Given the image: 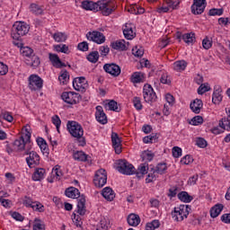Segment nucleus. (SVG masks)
<instances>
[{"mask_svg":"<svg viewBox=\"0 0 230 230\" xmlns=\"http://www.w3.org/2000/svg\"><path fill=\"white\" fill-rule=\"evenodd\" d=\"M99 226L102 229L108 230L111 227V220L107 217H102L100 221Z\"/></svg>","mask_w":230,"mask_h":230,"instance_id":"44","label":"nucleus"},{"mask_svg":"<svg viewBox=\"0 0 230 230\" xmlns=\"http://www.w3.org/2000/svg\"><path fill=\"white\" fill-rule=\"evenodd\" d=\"M52 175H53V179H56V181H60V178L62 177V171L60 170V166L56 165L53 168Z\"/></svg>","mask_w":230,"mask_h":230,"instance_id":"42","label":"nucleus"},{"mask_svg":"<svg viewBox=\"0 0 230 230\" xmlns=\"http://www.w3.org/2000/svg\"><path fill=\"white\" fill-rule=\"evenodd\" d=\"M116 11V5H114V3L111 1H99V6H98V12H101V13L104 16H109L112 12Z\"/></svg>","mask_w":230,"mask_h":230,"instance_id":"6","label":"nucleus"},{"mask_svg":"<svg viewBox=\"0 0 230 230\" xmlns=\"http://www.w3.org/2000/svg\"><path fill=\"white\" fill-rule=\"evenodd\" d=\"M87 157L88 155L84 153V151H75L73 154V158L75 159V161L85 162L87 161Z\"/></svg>","mask_w":230,"mask_h":230,"instance_id":"30","label":"nucleus"},{"mask_svg":"<svg viewBox=\"0 0 230 230\" xmlns=\"http://www.w3.org/2000/svg\"><path fill=\"white\" fill-rule=\"evenodd\" d=\"M52 37L56 42H66L67 40V35L64 32H55Z\"/></svg>","mask_w":230,"mask_h":230,"instance_id":"34","label":"nucleus"},{"mask_svg":"<svg viewBox=\"0 0 230 230\" xmlns=\"http://www.w3.org/2000/svg\"><path fill=\"white\" fill-rule=\"evenodd\" d=\"M0 118H3V119H5V121H8L9 123L13 121V116H12V113L9 111H1Z\"/></svg>","mask_w":230,"mask_h":230,"instance_id":"51","label":"nucleus"},{"mask_svg":"<svg viewBox=\"0 0 230 230\" xmlns=\"http://www.w3.org/2000/svg\"><path fill=\"white\" fill-rule=\"evenodd\" d=\"M206 6H208L206 0H193L191 13H193V15H201V13H204Z\"/></svg>","mask_w":230,"mask_h":230,"instance_id":"13","label":"nucleus"},{"mask_svg":"<svg viewBox=\"0 0 230 230\" xmlns=\"http://www.w3.org/2000/svg\"><path fill=\"white\" fill-rule=\"evenodd\" d=\"M208 91H211L209 84H201L198 88V94H204V93H208Z\"/></svg>","mask_w":230,"mask_h":230,"instance_id":"50","label":"nucleus"},{"mask_svg":"<svg viewBox=\"0 0 230 230\" xmlns=\"http://www.w3.org/2000/svg\"><path fill=\"white\" fill-rule=\"evenodd\" d=\"M8 73V66L0 62V76H4Z\"/></svg>","mask_w":230,"mask_h":230,"instance_id":"61","label":"nucleus"},{"mask_svg":"<svg viewBox=\"0 0 230 230\" xmlns=\"http://www.w3.org/2000/svg\"><path fill=\"white\" fill-rule=\"evenodd\" d=\"M105 73L111 75V76H119L121 75V67L116 63H106L103 66Z\"/></svg>","mask_w":230,"mask_h":230,"instance_id":"14","label":"nucleus"},{"mask_svg":"<svg viewBox=\"0 0 230 230\" xmlns=\"http://www.w3.org/2000/svg\"><path fill=\"white\" fill-rule=\"evenodd\" d=\"M49 58L54 67L58 66V65L60 64V58L57 54L49 53Z\"/></svg>","mask_w":230,"mask_h":230,"instance_id":"40","label":"nucleus"},{"mask_svg":"<svg viewBox=\"0 0 230 230\" xmlns=\"http://www.w3.org/2000/svg\"><path fill=\"white\" fill-rule=\"evenodd\" d=\"M178 199L181 201V202H185L186 204L191 202V200H193V197H191L190 194H188L187 191H181L180 193H178Z\"/></svg>","mask_w":230,"mask_h":230,"instance_id":"29","label":"nucleus"},{"mask_svg":"<svg viewBox=\"0 0 230 230\" xmlns=\"http://www.w3.org/2000/svg\"><path fill=\"white\" fill-rule=\"evenodd\" d=\"M54 49L58 53H65V54L69 53V47L66 44L54 45Z\"/></svg>","mask_w":230,"mask_h":230,"instance_id":"38","label":"nucleus"},{"mask_svg":"<svg viewBox=\"0 0 230 230\" xmlns=\"http://www.w3.org/2000/svg\"><path fill=\"white\" fill-rule=\"evenodd\" d=\"M65 195L68 197V199H77V211L78 215L84 217L85 215L87 209L85 207V195L82 194L80 196V190L75 187H69L66 190Z\"/></svg>","mask_w":230,"mask_h":230,"instance_id":"1","label":"nucleus"},{"mask_svg":"<svg viewBox=\"0 0 230 230\" xmlns=\"http://www.w3.org/2000/svg\"><path fill=\"white\" fill-rule=\"evenodd\" d=\"M21 53L23 57H28L31 58V57L33 55V50L30 47H23L21 50Z\"/></svg>","mask_w":230,"mask_h":230,"instance_id":"54","label":"nucleus"},{"mask_svg":"<svg viewBox=\"0 0 230 230\" xmlns=\"http://www.w3.org/2000/svg\"><path fill=\"white\" fill-rule=\"evenodd\" d=\"M100 58V53L98 51H93L87 56V60L92 64H96Z\"/></svg>","mask_w":230,"mask_h":230,"instance_id":"39","label":"nucleus"},{"mask_svg":"<svg viewBox=\"0 0 230 230\" xmlns=\"http://www.w3.org/2000/svg\"><path fill=\"white\" fill-rule=\"evenodd\" d=\"M181 164H190V163H193V157L191 155H185L181 160Z\"/></svg>","mask_w":230,"mask_h":230,"instance_id":"62","label":"nucleus"},{"mask_svg":"<svg viewBox=\"0 0 230 230\" xmlns=\"http://www.w3.org/2000/svg\"><path fill=\"white\" fill-rule=\"evenodd\" d=\"M85 84H87V80L84 76L76 77L73 80V87L75 91H84Z\"/></svg>","mask_w":230,"mask_h":230,"instance_id":"18","label":"nucleus"},{"mask_svg":"<svg viewBox=\"0 0 230 230\" xmlns=\"http://www.w3.org/2000/svg\"><path fill=\"white\" fill-rule=\"evenodd\" d=\"M157 141V134H152L143 138V143L148 145V143H155Z\"/></svg>","mask_w":230,"mask_h":230,"instance_id":"48","label":"nucleus"},{"mask_svg":"<svg viewBox=\"0 0 230 230\" xmlns=\"http://www.w3.org/2000/svg\"><path fill=\"white\" fill-rule=\"evenodd\" d=\"M132 53L135 57H142L143 55H145V49H143L141 47L138 48L137 46L134 47L132 49Z\"/></svg>","mask_w":230,"mask_h":230,"instance_id":"55","label":"nucleus"},{"mask_svg":"<svg viewBox=\"0 0 230 230\" xmlns=\"http://www.w3.org/2000/svg\"><path fill=\"white\" fill-rule=\"evenodd\" d=\"M33 211H36L37 213H44L46 211V208L42 203L39 201H34L32 204V207H31Z\"/></svg>","mask_w":230,"mask_h":230,"instance_id":"37","label":"nucleus"},{"mask_svg":"<svg viewBox=\"0 0 230 230\" xmlns=\"http://www.w3.org/2000/svg\"><path fill=\"white\" fill-rule=\"evenodd\" d=\"M111 47L113 49H117L119 51L127 50V45H125V40L114 41L113 43H111Z\"/></svg>","mask_w":230,"mask_h":230,"instance_id":"28","label":"nucleus"},{"mask_svg":"<svg viewBox=\"0 0 230 230\" xmlns=\"http://www.w3.org/2000/svg\"><path fill=\"white\" fill-rule=\"evenodd\" d=\"M143 97L146 103H154L157 102V94L152 85L146 84L143 87Z\"/></svg>","mask_w":230,"mask_h":230,"instance_id":"7","label":"nucleus"},{"mask_svg":"<svg viewBox=\"0 0 230 230\" xmlns=\"http://www.w3.org/2000/svg\"><path fill=\"white\" fill-rule=\"evenodd\" d=\"M221 91L219 89L215 90L212 95V102L215 103V105H218L220 102H222V93H220Z\"/></svg>","mask_w":230,"mask_h":230,"instance_id":"36","label":"nucleus"},{"mask_svg":"<svg viewBox=\"0 0 230 230\" xmlns=\"http://www.w3.org/2000/svg\"><path fill=\"white\" fill-rule=\"evenodd\" d=\"M26 146V142L24 141V137L21 136L19 138L14 140L12 146L10 145L6 146V152L12 154L13 152H22Z\"/></svg>","mask_w":230,"mask_h":230,"instance_id":"9","label":"nucleus"},{"mask_svg":"<svg viewBox=\"0 0 230 230\" xmlns=\"http://www.w3.org/2000/svg\"><path fill=\"white\" fill-rule=\"evenodd\" d=\"M224 209V205L223 204H216L214 207L211 208L210 209V217L211 218H217L220 213H222V210Z\"/></svg>","mask_w":230,"mask_h":230,"instance_id":"26","label":"nucleus"},{"mask_svg":"<svg viewBox=\"0 0 230 230\" xmlns=\"http://www.w3.org/2000/svg\"><path fill=\"white\" fill-rule=\"evenodd\" d=\"M66 127L71 137L78 139L79 146H85L87 145L85 137H84V128H82L80 123L69 120Z\"/></svg>","mask_w":230,"mask_h":230,"instance_id":"2","label":"nucleus"},{"mask_svg":"<svg viewBox=\"0 0 230 230\" xmlns=\"http://www.w3.org/2000/svg\"><path fill=\"white\" fill-rule=\"evenodd\" d=\"M111 143L112 146L115 150V154L119 155L121 154V138L119 135L116 132L111 133Z\"/></svg>","mask_w":230,"mask_h":230,"instance_id":"17","label":"nucleus"},{"mask_svg":"<svg viewBox=\"0 0 230 230\" xmlns=\"http://www.w3.org/2000/svg\"><path fill=\"white\" fill-rule=\"evenodd\" d=\"M58 80L62 85H66L67 82H69V72H67V70L61 71Z\"/></svg>","mask_w":230,"mask_h":230,"instance_id":"33","label":"nucleus"},{"mask_svg":"<svg viewBox=\"0 0 230 230\" xmlns=\"http://www.w3.org/2000/svg\"><path fill=\"white\" fill-rule=\"evenodd\" d=\"M77 49L80 51H89V44L87 41H83L77 45Z\"/></svg>","mask_w":230,"mask_h":230,"instance_id":"60","label":"nucleus"},{"mask_svg":"<svg viewBox=\"0 0 230 230\" xmlns=\"http://www.w3.org/2000/svg\"><path fill=\"white\" fill-rule=\"evenodd\" d=\"M93 183L96 188H103L107 184V171L99 169L94 175Z\"/></svg>","mask_w":230,"mask_h":230,"instance_id":"11","label":"nucleus"},{"mask_svg":"<svg viewBox=\"0 0 230 230\" xmlns=\"http://www.w3.org/2000/svg\"><path fill=\"white\" fill-rule=\"evenodd\" d=\"M44 224L40 223V219L36 218L35 224L33 225V230H43Z\"/></svg>","mask_w":230,"mask_h":230,"instance_id":"63","label":"nucleus"},{"mask_svg":"<svg viewBox=\"0 0 230 230\" xmlns=\"http://www.w3.org/2000/svg\"><path fill=\"white\" fill-rule=\"evenodd\" d=\"M204 123V118L200 115H197L193 117L190 120V125H194L195 127L199 125H202Z\"/></svg>","mask_w":230,"mask_h":230,"instance_id":"45","label":"nucleus"},{"mask_svg":"<svg viewBox=\"0 0 230 230\" xmlns=\"http://www.w3.org/2000/svg\"><path fill=\"white\" fill-rule=\"evenodd\" d=\"M52 123L53 125H55L58 134H60V125H62V120H60V117H58V115H54L52 117Z\"/></svg>","mask_w":230,"mask_h":230,"instance_id":"46","label":"nucleus"},{"mask_svg":"<svg viewBox=\"0 0 230 230\" xmlns=\"http://www.w3.org/2000/svg\"><path fill=\"white\" fill-rule=\"evenodd\" d=\"M86 39L96 42V44H103L105 42V35L98 31H89L86 34Z\"/></svg>","mask_w":230,"mask_h":230,"instance_id":"15","label":"nucleus"},{"mask_svg":"<svg viewBox=\"0 0 230 230\" xmlns=\"http://www.w3.org/2000/svg\"><path fill=\"white\" fill-rule=\"evenodd\" d=\"M116 164V169L119 173H123V175H134V173H136V167L125 159L118 160Z\"/></svg>","mask_w":230,"mask_h":230,"instance_id":"5","label":"nucleus"},{"mask_svg":"<svg viewBox=\"0 0 230 230\" xmlns=\"http://www.w3.org/2000/svg\"><path fill=\"white\" fill-rule=\"evenodd\" d=\"M25 155H29V157L26 158L29 168H35V166L40 164V156L37 152L27 150Z\"/></svg>","mask_w":230,"mask_h":230,"instance_id":"12","label":"nucleus"},{"mask_svg":"<svg viewBox=\"0 0 230 230\" xmlns=\"http://www.w3.org/2000/svg\"><path fill=\"white\" fill-rule=\"evenodd\" d=\"M123 34L125 39L128 40H132L136 37V32H134V25L132 23H126L123 28Z\"/></svg>","mask_w":230,"mask_h":230,"instance_id":"19","label":"nucleus"},{"mask_svg":"<svg viewBox=\"0 0 230 230\" xmlns=\"http://www.w3.org/2000/svg\"><path fill=\"white\" fill-rule=\"evenodd\" d=\"M30 58L31 67H39L40 66V58L38 56L33 54Z\"/></svg>","mask_w":230,"mask_h":230,"instance_id":"53","label":"nucleus"},{"mask_svg":"<svg viewBox=\"0 0 230 230\" xmlns=\"http://www.w3.org/2000/svg\"><path fill=\"white\" fill-rule=\"evenodd\" d=\"M108 107L110 111H113L114 112H119L121 109L118 107V102L114 100H111L108 102Z\"/></svg>","mask_w":230,"mask_h":230,"instance_id":"49","label":"nucleus"},{"mask_svg":"<svg viewBox=\"0 0 230 230\" xmlns=\"http://www.w3.org/2000/svg\"><path fill=\"white\" fill-rule=\"evenodd\" d=\"M132 84H143L145 82V74L141 72H134L131 75Z\"/></svg>","mask_w":230,"mask_h":230,"instance_id":"27","label":"nucleus"},{"mask_svg":"<svg viewBox=\"0 0 230 230\" xmlns=\"http://www.w3.org/2000/svg\"><path fill=\"white\" fill-rule=\"evenodd\" d=\"M213 46V41L209 40V38L206 37L202 40V47L204 49H210V48Z\"/></svg>","mask_w":230,"mask_h":230,"instance_id":"57","label":"nucleus"},{"mask_svg":"<svg viewBox=\"0 0 230 230\" xmlns=\"http://www.w3.org/2000/svg\"><path fill=\"white\" fill-rule=\"evenodd\" d=\"M44 173H46V170L42 168L37 169L32 174V181H42Z\"/></svg>","mask_w":230,"mask_h":230,"instance_id":"32","label":"nucleus"},{"mask_svg":"<svg viewBox=\"0 0 230 230\" xmlns=\"http://www.w3.org/2000/svg\"><path fill=\"white\" fill-rule=\"evenodd\" d=\"M165 170H168L166 163H160L156 165L155 172H156V173H159L160 175H163Z\"/></svg>","mask_w":230,"mask_h":230,"instance_id":"47","label":"nucleus"},{"mask_svg":"<svg viewBox=\"0 0 230 230\" xmlns=\"http://www.w3.org/2000/svg\"><path fill=\"white\" fill-rule=\"evenodd\" d=\"M172 155L177 159L182 155V149L179 146L172 147Z\"/></svg>","mask_w":230,"mask_h":230,"instance_id":"59","label":"nucleus"},{"mask_svg":"<svg viewBox=\"0 0 230 230\" xmlns=\"http://www.w3.org/2000/svg\"><path fill=\"white\" fill-rule=\"evenodd\" d=\"M28 81V87L31 91H40V89H42V85H44V80H42V78L38 75H31Z\"/></svg>","mask_w":230,"mask_h":230,"instance_id":"10","label":"nucleus"},{"mask_svg":"<svg viewBox=\"0 0 230 230\" xmlns=\"http://www.w3.org/2000/svg\"><path fill=\"white\" fill-rule=\"evenodd\" d=\"M61 98L63 102L68 103V105H76V103H80V100H82L80 94L75 92H64L61 94Z\"/></svg>","mask_w":230,"mask_h":230,"instance_id":"8","label":"nucleus"},{"mask_svg":"<svg viewBox=\"0 0 230 230\" xmlns=\"http://www.w3.org/2000/svg\"><path fill=\"white\" fill-rule=\"evenodd\" d=\"M133 105L137 111H141L143 109V104L141 103L140 97H134L133 98Z\"/></svg>","mask_w":230,"mask_h":230,"instance_id":"56","label":"nucleus"},{"mask_svg":"<svg viewBox=\"0 0 230 230\" xmlns=\"http://www.w3.org/2000/svg\"><path fill=\"white\" fill-rule=\"evenodd\" d=\"M177 39L180 41H181V39H182V40L186 44H193V42L195 41V33L190 32V33H185V34H182V35L181 33H178L177 34Z\"/></svg>","mask_w":230,"mask_h":230,"instance_id":"22","label":"nucleus"},{"mask_svg":"<svg viewBox=\"0 0 230 230\" xmlns=\"http://www.w3.org/2000/svg\"><path fill=\"white\" fill-rule=\"evenodd\" d=\"M222 13H224V9H210L208 12V14L213 16V15H222Z\"/></svg>","mask_w":230,"mask_h":230,"instance_id":"64","label":"nucleus"},{"mask_svg":"<svg viewBox=\"0 0 230 230\" xmlns=\"http://www.w3.org/2000/svg\"><path fill=\"white\" fill-rule=\"evenodd\" d=\"M202 107H204V103L200 99H195L190 104V111H192L194 114H200V111H202Z\"/></svg>","mask_w":230,"mask_h":230,"instance_id":"21","label":"nucleus"},{"mask_svg":"<svg viewBox=\"0 0 230 230\" xmlns=\"http://www.w3.org/2000/svg\"><path fill=\"white\" fill-rule=\"evenodd\" d=\"M148 173V164H141L138 167V172L135 171V174L137 179H143L145 175Z\"/></svg>","mask_w":230,"mask_h":230,"instance_id":"25","label":"nucleus"},{"mask_svg":"<svg viewBox=\"0 0 230 230\" xmlns=\"http://www.w3.org/2000/svg\"><path fill=\"white\" fill-rule=\"evenodd\" d=\"M30 31V25H28L24 22H16L12 28L11 36L13 37V40H19L24 35Z\"/></svg>","mask_w":230,"mask_h":230,"instance_id":"3","label":"nucleus"},{"mask_svg":"<svg viewBox=\"0 0 230 230\" xmlns=\"http://www.w3.org/2000/svg\"><path fill=\"white\" fill-rule=\"evenodd\" d=\"M188 66V63L185 60L175 61L173 63L174 71H184Z\"/></svg>","mask_w":230,"mask_h":230,"instance_id":"31","label":"nucleus"},{"mask_svg":"<svg viewBox=\"0 0 230 230\" xmlns=\"http://www.w3.org/2000/svg\"><path fill=\"white\" fill-rule=\"evenodd\" d=\"M161 227V222L158 219H155L146 225V230H155Z\"/></svg>","mask_w":230,"mask_h":230,"instance_id":"35","label":"nucleus"},{"mask_svg":"<svg viewBox=\"0 0 230 230\" xmlns=\"http://www.w3.org/2000/svg\"><path fill=\"white\" fill-rule=\"evenodd\" d=\"M154 157H155V155L154 153H151L150 151H145L142 154V159L143 161H153Z\"/></svg>","mask_w":230,"mask_h":230,"instance_id":"52","label":"nucleus"},{"mask_svg":"<svg viewBox=\"0 0 230 230\" xmlns=\"http://www.w3.org/2000/svg\"><path fill=\"white\" fill-rule=\"evenodd\" d=\"M140 223H141V218L139 217L138 215L130 214L128 217V224L129 226H132L133 227H137V226H139Z\"/></svg>","mask_w":230,"mask_h":230,"instance_id":"24","label":"nucleus"},{"mask_svg":"<svg viewBox=\"0 0 230 230\" xmlns=\"http://www.w3.org/2000/svg\"><path fill=\"white\" fill-rule=\"evenodd\" d=\"M196 145L199 148H206V146H208V141L202 137H198L196 140Z\"/></svg>","mask_w":230,"mask_h":230,"instance_id":"58","label":"nucleus"},{"mask_svg":"<svg viewBox=\"0 0 230 230\" xmlns=\"http://www.w3.org/2000/svg\"><path fill=\"white\" fill-rule=\"evenodd\" d=\"M150 172H149L146 179V182L147 184L150 182H154V181H155L157 179V175H155V173H157V172H155V169L151 168Z\"/></svg>","mask_w":230,"mask_h":230,"instance_id":"43","label":"nucleus"},{"mask_svg":"<svg viewBox=\"0 0 230 230\" xmlns=\"http://www.w3.org/2000/svg\"><path fill=\"white\" fill-rule=\"evenodd\" d=\"M95 118H96V120L99 123H101V125H107L108 123L107 114H105V111H103V107L96 106Z\"/></svg>","mask_w":230,"mask_h":230,"instance_id":"16","label":"nucleus"},{"mask_svg":"<svg viewBox=\"0 0 230 230\" xmlns=\"http://www.w3.org/2000/svg\"><path fill=\"white\" fill-rule=\"evenodd\" d=\"M100 6V1L97 3L85 0L82 2V8L84 10H90V12H98V7Z\"/></svg>","mask_w":230,"mask_h":230,"instance_id":"20","label":"nucleus"},{"mask_svg":"<svg viewBox=\"0 0 230 230\" xmlns=\"http://www.w3.org/2000/svg\"><path fill=\"white\" fill-rule=\"evenodd\" d=\"M190 206L188 205H180L179 207L174 208L173 211H172V218L174 222H182L184 218H188V215H190Z\"/></svg>","mask_w":230,"mask_h":230,"instance_id":"4","label":"nucleus"},{"mask_svg":"<svg viewBox=\"0 0 230 230\" xmlns=\"http://www.w3.org/2000/svg\"><path fill=\"white\" fill-rule=\"evenodd\" d=\"M30 9L31 13H34V15H42L44 13V10H42V8L36 4H31Z\"/></svg>","mask_w":230,"mask_h":230,"instance_id":"41","label":"nucleus"},{"mask_svg":"<svg viewBox=\"0 0 230 230\" xmlns=\"http://www.w3.org/2000/svg\"><path fill=\"white\" fill-rule=\"evenodd\" d=\"M102 195L103 198L106 199V200H109L110 202H111V200H114V199L116 198V194L111 187L104 188L102 191Z\"/></svg>","mask_w":230,"mask_h":230,"instance_id":"23","label":"nucleus"}]
</instances>
